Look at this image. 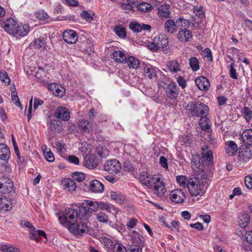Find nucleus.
<instances>
[{
    "label": "nucleus",
    "mask_w": 252,
    "mask_h": 252,
    "mask_svg": "<svg viewBox=\"0 0 252 252\" xmlns=\"http://www.w3.org/2000/svg\"><path fill=\"white\" fill-rule=\"evenodd\" d=\"M81 16L87 22H91L93 20V17L87 11H83L81 13Z\"/></svg>",
    "instance_id": "59"
},
{
    "label": "nucleus",
    "mask_w": 252,
    "mask_h": 252,
    "mask_svg": "<svg viewBox=\"0 0 252 252\" xmlns=\"http://www.w3.org/2000/svg\"><path fill=\"white\" fill-rule=\"evenodd\" d=\"M137 9L143 12H148L153 9L152 6L149 3L146 2H142L137 4Z\"/></svg>",
    "instance_id": "37"
},
{
    "label": "nucleus",
    "mask_w": 252,
    "mask_h": 252,
    "mask_svg": "<svg viewBox=\"0 0 252 252\" xmlns=\"http://www.w3.org/2000/svg\"><path fill=\"white\" fill-rule=\"evenodd\" d=\"M79 212L74 208H66L63 215L59 217L60 223L67 228L70 224L75 222L78 220Z\"/></svg>",
    "instance_id": "5"
},
{
    "label": "nucleus",
    "mask_w": 252,
    "mask_h": 252,
    "mask_svg": "<svg viewBox=\"0 0 252 252\" xmlns=\"http://www.w3.org/2000/svg\"><path fill=\"white\" fill-rule=\"evenodd\" d=\"M55 117L62 121H68L70 118L69 112L64 107H58L55 110Z\"/></svg>",
    "instance_id": "16"
},
{
    "label": "nucleus",
    "mask_w": 252,
    "mask_h": 252,
    "mask_svg": "<svg viewBox=\"0 0 252 252\" xmlns=\"http://www.w3.org/2000/svg\"><path fill=\"white\" fill-rule=\"evenodd\" d=\"M35 17L40 20H44L48 17V15L43 10L39 11L35 13Z\"/></svg>",
    "instance_id": "54"
},
{
    "label": "nucleus",
    "mask_w": 252,
    "mask_h": 252,
    "mask_svg": "<svg viewBox=\"0 0 252 252\" xmlns=\"http://www.w3.org/2000/svg\"><path fill=\"white\" fill-rule=\"evenodd\" d=\"M201 187L202 186L200 184H196V182L192 180L189 184L188 189L192 196H196L201 192Z\"/></svg>",
    "instance_id": "22"
},
{
    "label": "nucleus",
    "mask_w": 252,
    "mask_h": 252,
    "mask_svg": "<svg viewBox=\"0 0 252 252\" xmlns=\"http://www.w3.org/2000/svg\"><path fill=\"white\" fill-rule=\"evenodd\" d=\"M177 82L178 85L182 87V89H185L187 86L186 81L182 76H179L177 78Z\"/></svg>",
    "instance_id": "58"
},
{
    "label": "nucleus",
    "mask_w": 252,
    "mask_h": 252,
    "mask_svg": "<svg viewBox=\"0 0 252 252\" xmlns=\"http://www.w3.org/2000/svg\"><path fill=\"white\" fill-rule=\"evenodd\" d=\"M195 83L198 88L201 91H207L210 87L209 80L204 76L197 77L195 80Z\"/></svg>",
    "instance_id": "19"
},
{
    "label": "nucleus",
    "mask_w": 252,
    "mask_h": 252,
    "mask_svg": "<svg viewBox=\"0 0 252 252\" xmlns=\"http://www.w3.org/2000/svg\"><path fill=\"white\" fill-rule=\"evenodd\" d=\"M97 204L98 209L99 208L100 210H106L109 212H110V205L106 203H104L102 201L97 202Z\"/></svg>",
    "instance_id": "52"
},
{
    "label": "nucleus",
    "mask_w": 252,
    "mask_h": 252,
    "mask_svg": "<svg viewBox=\"0 0 252 252\" xmlns=\"http://www.w3.org/2000/svg\"><path fill=\"white\" fill-rule=\"evenodd\" d=\"M189 115L192 117H200L203 115H208L209 108L208 106L200 101L189 102L186 106Z\"/></svg>",
    "instance_id": "4"
},
{
    "label": "nucleus",
    "mask_w": 252,
    "mask_h": 252,
    "mask_svg": "<svg viewBox=\"0 0 252 252\" xmlns=\"http://www.w3.org/2000/svg\"><path fill=\"white\" fill-rule=\"evenodd\" d=\"M132 239L134 245L130 246L128 249L130 252H142V249L138 246L142 242L141 239L139 237L137 238L134 237Z\"/></svg>",
    "instance_id": "32"
},
{
    "label": "nucleus",
    "mask_w": 252,
    "mask_h": 252,
    "mask_svg": "<svg viewBox=\"0 0 252 252\" xmlns=\"http://www.w3.org/2000/svg\"><path fill=\"white\" fill-rule=\"evenodd\" d=\"M176 180L181 186L184 188H188L191 181H189L188 178L185 176H177Z\"/></svg>",
    "instance_id": "39"
},
{
    "label": "nucleus",
    "mask_w": 252,
    "mask_h": 252,
    "mask_svg": "<svg viewBox=\"0 0 252 252\" xmlns=\"http://www.w3.org/2000/svg\"><path fill=\"white\" fill-rule=\"evenodd\" d=\"M13 191H14V186L12 181L8 182V184H6L4 187H2V189H0V192L3 194H8Z\"/></svg>",
    "instance_id": "41"
},
{
    "label": "nucleus",
    "mask_w": 252,
    "mask_h": 252,
    "mask_svg": "<svg viewBox=\"0 0 252 252\" xmlns=\"http://www.w3.org/2000/svg\"><path fill=\"white\" fill-rule=\"evenodd\" d=\"M97 217L98 220L101 222L107 223L109 220L107 215L101 212L97 214Z\"/></svg>",
    "instance_id": "51"
},
{
    "label": "nucleus",
    "mask_w": 252,
    "mask_h": 252,
    "mask_svg": "<svg viewBox=\"0 0 252 252\" xmlns=\"http://www.w3.org/2000/svg\"><path fill=\"white\" fill-rule=\"evenodd\" d=\"M98 163V159L96 155L93 154H87L83 163L84 166L88 168L93 169L96 167Z\"/></svg>",
    "instance_id": "15"
},
{
    "label": "nucleus",
    "mask_w": 252,
    "mask_h": 252,
    "mask_svg": "<svg viewBox=\"0 0 252 252\" xmlns=\"http://www.w3.org/2000/svg\"><path fill=\"white\" fill-rule=\"evenodd\" d=\"M189 64L191 69L196 71L199 69V62L195 57H191L189 60Z\"/></svg>",
    "instance_id": "43"
},
{
    "label": "nucleus",
    "mask_w": 252,
    "mask_h": 252,
    "mask_svg": "<svg viewBox=\"0 0 252 252\" xmlns=\"http://www.w3.org/2000/svg\"><path fill=\"white\" fill-rule=\"evenodd\" d=\"M182 24L183 25L179 29L177 38L180 42H188L192 38L191 32L188 30L189 27L190 22L186 19L183 20V23Z\"/></svg>",
    "instance_id": "7"
},
{
    "label": "nucleus",
    "mask_w": 252,
    "mask_h": 252,
    "mask_svg": "<svg viewBox=\"0 0 252 252\" xmlns=\"http://www.w3.org/2000/svg\"><path fill=\"white\" fill-rule=\"evenodd\" d=\"M191 166L194 169L197 168L198 169V172H199L203 170L204 164L203 163L202 164L200 162L199 157H195L193 158L191 160Z\"/></svg>",
    "instance_id": "38"
},
{
    "label": "nucleus",
    "mask_w": 252,
    "mask_h": 252,
    "mask_svg": "<svg viewBox=\"0 0 252 252\" xmlns=\"http://www.w3.org/2000/svg\"><path fill=\"white\" fill-rule=\"evenodd\" d=\"M249 146L247 145H242L239 148L238 156L244 162L248 161L252 158V151Z\"/></svg>",
    "instance_id": "12"
},
{
    "label": "nucleus",
    "mask_w": 252,
    "mask_h": 252,
    "mask_svg": "<svg viewBox=\"0 0 252 252\" xmlns=\"http://www.w3.org/2000/svg\"><path fill=\"white\" fill-rule=\"evenodd\" d=\"M160 164L164 168H167L168 167L167 158L164 156H161L159 158Z\"/></svg>",
    "instance_id": "61"
},
{
    "label": "nucleus",
    "mask_w": 252,
    "mask_h": 252,
    "mask_svg": "<svg viewBox=\"0 0 252 252\" xmlns=\"http://www.w3.org/2000/svg\"><path fill=\"white\" fill-rule=\"evenodd\" d=\"M107 195L112 200L119 204H123L126 200V197L120 192L111 190L108 192Z\"/></svg>",
    "instance_id": "21"
},
{
    "label": "nucleus",
    "mask_w": 252,
    "mask_h": 252,
    "mask_svg": "<svg viewBox=\"0 0 252 252\" xmlns=\"http://www.w3.org/2000/svg\"><path fill=\"white\" fill-rule=\"evenodd\" d=\"M234 63H232L230 65V76L234 79H237V76L236 74V71L234 67H233Z\"/></svg>",
    "instance_id": "62"
},
{
    "label": "nucleus",
    "mask_w": 252,
    "mask_h": 252,
    "mask_svg": "<svg viewBox=\"0 0 252 252\" xmlns=\"http://www.w3.org/2000/svg\"><path fill=\"white\" fill-rule=\"evenodd\" d=\"M0 80L1 82L4 83L5 85H7L10 82V78L5 70H1L0 71Z\"/></svg>",
    "instance_id": "46"
},
{
    "label": "nucleus",
    "mask_w": 252,
    "mask_h": 252,
    "mask_svg": "<svg viewBox=\"0 0 252 252\" xmlns=\"http://www.w3.org/2000/svg\"><path fill=\"white\" fill-rule=\"evenodd\" d=\"M90 187L91 190L95 193L103 192L104 187L102 183L97 180H93L90 182Z\"/></svg>",
    "instance_id": "25"
},
{
    "label": "nucleus",
    "mask_w": 252,
    "mask_h": 252,
    "mask_svg": "<svg viewBox=\"0 0 252 252\" xmlns=\"http://www.w3.org/2000/svg\"><path fill=\"white\" fill-rule=\"evenodd\" d=\"M245 237L248 243L252 245V230L247 231Z\"/></svg>",
    "instance_id": "64"
},
{
    "label": "nucleus",
    "mask_w": 252,
    "mask_h": 252,
    "mask_svg": "<svg viewBox=\"0 0 252 252\" xmlns=\"http://www.w3.org/2000/svg\"><path fill=\"white\" fill-rule=\"evenodd\" d=\"M10 155L9 148L5 144H0V159L6 160L8 159Z\"/></svg>",
    "instance_id": "30"
},
{
    "label": "nucleus",
    "mask_w": 252,
    "mask_h": 252,
    "mask_svg": "<svg viewBox=\"0 0 252 252\" xmlns=\"http://www.w3.org/2000/svg\"><path fill=\"white\" fill-rule=\"evenodd\" d=\"M68 160L69 162L75 164H78L79 163V158L74 155L69 156L68 157Z\"/></svg>",
    "instance_id": "63"
},
{
    "label": "nucleus",
    "mask_w": 252,
    "mask_h": 252,
    "mask_svg": "<svg viewBox=\"0 0 252 252\" xmlns=\"http://www.w3.org/2000/svg\"><path fill=\"white\" fill-rule=\"evenodd\" d=\"M72 177L73 180H76L78 182L83 181L85 179V174L81 172H74L72 174Z\"/></svg>",
    "instance_id": "49"
},
{
    "label": "nucleus",
    "mask_w": 252,
    "mask_h": 252,
    "mask_svg": "<svg viewBox=\"0 0 252 252\" xmlns=\"http://www.w3.org/2000/svg\"><path fill=\"white\" fill-rule=\"evenodd\" d=\"M13 202L10 199H8L5 196L0 197V210L9 211L12 208Z\"/></svg>",
    "instance_id": "26"
},
{
    "label": "nucleus",
    "mask_w": 252,
    "mask_h": 252,
    "mask_svg": "<svg viewBox=\"0 0 252 252\" xmlns=\"http://www.w3.org/2000/svg\"><path fill=\"white\" fill-rule=\"evenodd\" d=\"M242 113L244 114L246 121L249 122L252 118V110L249 107L245 106L242 110Z\"/></svg>",
    "instance_id": "44"
},
{
    "label": "nucleus",
    "mask_w": 252,
    "mask_h": 252,
    "mask_svg": "<svg viewBox=\"0 0 252 252\" xmlns=\"http://www.w3.org/2000/svg\"><path fill=\"white\" fill-rule=\"evenodd\" d=\"M170 197L173 202L180 203L184 201L186 195L183 189H177L170 192Z\"/></svg>",
    "instance_id": "13"
},
{
    "label": "nucleus",
    "mask_w": 252,
    "mask_h": 252,
    "mask_svg": "<svg viewBox=\"0 0 252 252\" xmlns=\"http://www.w3.org/2000/svg\"><path fill=\"white\" fill-rule=\"evenodd\" d=\"M113 59L117 63H123L126 61V57L125 54L121 51H115L113 53Z\"/></svg>",
    "instance_id": "33"
},
{
    "label": "nucleus",
    "mask_w": 252,
    "mask_h": 252,
    "mask_svg": "<svg viewBox=\"0 0 252 252\" xmlns=\"http://www.w3.org/2000/svg\"><path fill=\"white\" fill-rule=\"evenodd\" d=\"M168 38L165 34L160 33L154 37L152 42H149L147 47L153 52H158L159 50L168 53Z\"/></svg>",
    "instance_id": "3"
},
{
    "label": "nucleus",
    "mask_w": 252,
    "mask_h": 252,
    "mask_svg": "<svg viewBox=\"0 0 252 252\" xmlns=\"http://www.w3.org/2000/svg\"><path fill=\"white\" fill-rule=\"evenodd\" d=\"M30 46L43 51L46 48V43L44 40L41 38H36L30 44Z\"/></svg>",
    "instance_id": "35"
},
{
    "label": "nucleus",
    "mask_w": 252,
    "mask_h": 252,
    "mask_svg": "<svg viewBox=\"0 0 252 252\" xmlns=\"http://www.w3.org/2000/svg\"><path fill=\"white\" fill-rule=\"evenodd\" d=\"M114 252H127L126 247L122 244H115L113 247Z\"/></svg>",
    "instance_id": "53"
},
{
    "label": "nucleus",
    "mask_w": 252,
    "mask_h": 252,
    "mask_svg": "<svg viewBox=\"0 0 252 252\" xmlns=\"http://www.w3.org/2000/svg\"><path fill=\"white\" fill-rule=\"evenodd\" d=\"M49 88L56 96L59 97H63L65 93V90L64 87L56 83L50 84Z\"/></svg>",
    "instance_id": "20"
},
{
    "label": "nucleus",
    "mask_w": 252,
    "mask_h": 252,
    "mask_svg": "<svg viewBox=\"0 0 252 252\" xmlns=\"http://www.w3.org/2000/svg\"><path fill=\"white\" fill-rule=\"evenodd\" d=\"M64 40L69 44H74L78 40V35L76 32L72 30L65 31L63 33Z\"/></svg>",
    "instance_id": "14"
},
{
    "label": "nucleus",
    "mask_w": 252,
    "mask_h": 252,
    "mask_svg": "<svg viewBox=\"0 0 252 252\" xmlns=\"http://www.w3.org/2000/svg\"><path fill=\"white\" fill-rule=\"evenodd\" d=\"M43 154L45 159L48 161L53 162L54 161V156L50 150L44 151Z\"/></svg>",
    "instance_id": "50"
},
{
    "label": "nucleus",
    "mask_w": 252,
    "mask_h": 252,
    "mask_svg": "<svg viewBox=\"0 0 252 252\" xmlns=\"http://www.w3.org/2000/svg\"><path fill=\"white\" fill-rule=\"evenodd\" d=\"M170 5L162 4L158 8V15L162 20L170 17Z\"/></svg>",
    "instance_id": "18"
},
{
    "label": "nucleus",
    "mask_w": 252,
    "mask_h": 252,
    "mask_svg": "<svg viewBox=\"0 0 252 252\" xmlns=\"http://www.w3.org/2000/svg\"><path fill=\"white\" fill-rule=\"evenodd\" d=\"M126 62L128 67L133 69H137L140 66V62L139 60L133 56L128 57L126 60Z\"/></svg>",
    "instance_id": "34"
},
{
    "label": "nucleus",
    "mask_w": 252,
    "mask_h": 252,
    "mask_svg": "<svg viewBox=\"0 0 252 252\" xmlns=\"http://www.w3.org/2000/svg\"><path fill=\"white\" fill-rule=\"evenodd\" d=\"M59 123H60V122L57 120H51L49 125V129L52 131H56L57 126L59 125Z\"/></svg>",
    "instance_id": "56"
},
{
    "label": "nucleus",
    "mask_w": 252,
    "mask_h": 252,
    "mask_svg": "<svg viewBox=\"0 0 252 252\" xmlns=\"http://www.w3.org/2000/svg\"><path fill=\"white\" fill-rule=\"evenodd\" d=\"M241 138L244 142V145L251 146L252 148V129L245 130L241 134Z\"/></svg>",
    "instance_id": "24"
},
{
    "label": "nucleus",
    "mask_w": 252,
    "mask_h": 252,
    "mask_svg": "<svg viewBox=\"0 0 252 252\" xmlns=\"http://www.w3.org/2000/svg\"><path fill=\"white\" fill-rule=\"evenodd\" d=\"M240 225L241 227H245L250 222V218L247 214H243L240 218Z\"/></svg>",
    "instance_id": "48"
},
{
    "label": "nucleus",
    "mask_w": 252,
    "mask_h": 252,
    "mask_svg": "<svg viewBox=\"0 0 252 252\" xmlns=\"http://www.w3.org/2000/svg\"><path fill=\"white\" fill-rule=\"evenodd\" d=\"M41 236L45 238L46 237V234L44 231L41 230H37L33 229L32 231V234H30V238L35 240L36 242H39L41 240Z\"/></svg>",
    "instance_id": "31"
},
{
    "label": "nucleus",
    "mask_w": 252,
    "mask_h": 252,
    "mask_svg": "<svg viewBox=\"0 0 252 252\" xmlns=\"http://www.w3.org/2000/svg\"><path fill=\"white\" fill-rule=\"evenodd\" d=\"M68 230L75 235H83L84 233H88L90 232L89 227L87 224L82 221H78L70 224L67 228Z\"/></svg>",
    "instance_id": "8"
},
{
    "label": "nucleus",
    "mask_w": 252,
    "mask_h": 252,
    "mask_svg": "<svg viewBox=\"0 0 252 252\" xmlns=\"http://www.w3.org/2000/svg\"><path fill=\"white\" fill-rule=\"evenodd\" d=\"M97 202L86 200V204L79 209V217L80 219L86 220L92 216L94 212L98 210Z\"/></svg>",
    "instance_id": "6"
},
{
    "label": "nucleus",
    "mask_w": 252,
    "mask_h": 252,
    "mask_svg": "<svg viewBox=\"0 0 252 252\" xmlns=\"http://www.w3.org/2000/svg\"><path fill=\"white\" fill-rule=\"evenodd\" d=\"M121 165L117 159H111L107 160L104 164V170L111 174H116L120 170Z\"/></svg>",
    "instance_id": "10"
},
{
    "label": "nucleus",
    "mask_w": 252,
    "mask_h": 252,
    "mask_svg": "<svg viewBox=\"0 0 252 252\" xmlns=\"http://www.w3.org/2000/svg\"><path fill=\"white\" fill-rule=\"evenodd\" d=\"M11 97L13 102L18 107H20L21 104L20 102L19 98L16 92H13L11 94Z\"/></svg>",
    "instance_id": "57"
},
{
    "label": "nucleus",
    "mask_w": 252,
    "mask_h": 252,
    "mask_svg": "<svg viewBox=\"0 0 252 252\" xmlns=\"http://www.w3.org/2000/svg\"><path fill=\"white\" fill-rule=\"evenodd\" d=\"M1 250L3 252H20V250L18 248L8 245H2Z\"/></svg>",
    "instance_id": "47"
},
{
    "label": "nucleus",
    "mask_w": 252,
    "mask_h": 252,
    "mask_svg": "<svg viewBox=\"0 0 252 252\" xmlns=\"http://www.w3.org/2000/svg\"><path fill=\"white\" fill-rule=\"evenodd\" d=\"M168 69L171 72H177L180 70V64L176 60H172L167 63Z\"/></svg>",
    "instance_id": "36"
},
{
    "label": "nucleus",
    "mask_w": 252,
    "mask_h": 252,
    "mask_svg": "<svg viewBox=\"0 0 252 252\" xmlns=\"http://www.w3.org/2000/svg\"><path fill=\"white\" fill-rule=\"evenodd\" d=\"M144 74L145 76L152 79L157 76V71L155 67L150 64L146 65L143 68Z\"/></svg>",
    "instance_id": "29"
},
{
    "label": "nucleus",
    "mask_w": 252,
    "mask_h": 252,
    "mask_svg": "<svg viewBox=\"0 0 252 252\" xmlns=\"http://www.w3.org/2000/svg\"><path fill=\"white\" fill-rule=\"evenodd\" d=\"M121 7L123 9L125 10L126 12L129 13V12L133 13V6L129 5L128 3H124L121 4Z\"/></svg>",
    "instance_id": "55"
},
{
    "label": "nucleus",
    "mask_w": 252,
    "mask_h": 252,
    "mask_svg": "<svg viewBox=\"0 0 252 252\" xmlns=\"http://www.w3.org/2000/svg\"><path fill=\"white\" fill-rule=\"evenodd\" d=\"M89 124V121H88L87 120H81L79 124V129L83 132H90L91 126L88 127Z\"/></svg>",
    "instance_id": "42"
},
{
    "label": "nucleus",
    "mask_w": 252,
    "mask_h": 252,
    "mask_svg": "<svg viewBox=\"0 0 252 252\" xmlns=\"http://www.w3.org/2000/svg\"><path fill=\"white\" fill-rule=\"evenodd\" d=\"M129 28L133 32H139L142 31L141 24L137 22L132 21L129 25Z\"/></svg>",
    "instance_id": "45"
},
{
    "label": "nucleus",
    "mask_w": 252,
    "mask_h": 252,
    "mask_svg": "<svg viewBox=\"0 0 252 252\" xmlns=\"http://www.w3.org/2000/svg\"><path fill=\"white\" fill-rule=\"evenodd\" d=\"M201 154L204 164L207 166L211 165L214 163V157L212 151L209 149V146L204 145L201 148Z\"/></svg>",
    "instance_id": "11"
},
{
    "label": "nucleus",
    "mask_w": 252,
    "mask_h": 252,
    "mask_svg": "<svg viewBox=\"0 0 252 252\" xmlns=\"http://www.w3.org/2000/svg\"><path fill=\"white\" fill-rule=\"evenodd\" d=\"M139 180L142 184L146 186H153L154 193L158 196H163L166 190L164 183L157 176L151 177L148 173L142 172L139 175Z\"/></svg>",
    "instance_id": "2"
},
{
    "label": "nucleus",
    "mask_w": 252,
    "mask_h": 252,
    "mask_svg": "<svg viewBox=\"0 0 252 252\" xmlns=\"http://www.w3.org/2000/svg\"><path fill=\"white\" fill-rule=\"evenodd\" d=\"M0 27L7 33L17 38L26 35L30 31L28 25H19L13 18H9L4 21H0Z\"/></svg>",
    "instance_id": "1"
},
{
    "label": "nucleus",
    "mask_w": 252,
    "mask_h": 252,
    "mask_svg": "<svg viewBox=\"0 0 252 252\" xmlns=\"http://www.w3.org/2000/svg\"><path fill=\"white\" fill-rule=\"evenodd\" d=\"M114 31L119 37L121 38H125L126 37V29L121 25L116 26L115 27Z\"/></svg>",
    "instance_id": "40"
},
{
    "label": "nucleus",
    "mask_w": 252,
    "mask_h": 252,
    "mask_svg": "<svg viewBox=\"0 0 252 252\" xmlns=\"http://www.w3.org/2000/svg\"><path fill=\"white\" fill-rule=\"evenodd\" d=\"M227 146L225 150L228 156H233L235 155L238 150L237 145L233 141H228Z\"/></svg>",
    "instance_id": "28"
},
{
    "label": "nucleus",
    "mask_w": 252,
    "mask_h": 252,
    "mask_svg": "<svg viewBox=\"0 0 252 252\" xmlns=\"http://www.w3.org/2000/svg\"><path fill=\"white\" fill-rule=\"evenodd\" d=\"M62 185L64 189L69 192H72L75 190L76 185L74 181L70 178H66L62 180Z\"/></svg>",
    "instance_id": "23"
},
{
    "label": "nucleus",
    "mask_w": 252,
    "mask_h": 252,
    "mask_svg": "<svg viewBox=\"0 0 252 252\" xmlns=\"http://www.w3.org/2000/svg\"><path fill=\"white\" fill-rule=\"evenodd\" d=\"M178 88L175 83L169 84L166 90L167 96L171 99H176L178 96Z\"/></svg>",
    "instance_id": "17"
},
{
    "label": "nucleus",
    "mask_w": 252,
    "mask_h": 252,
    "mask_svg": "<svg viewBox=\"0 0 252 252\" xmlns=\"http://www.w3.org/2000/svg\"><path fill=\"white\" fill-rule=\"evenodd\" d=\"M245 183L246 187L249 189H252V178L250 176H247L245 178Z\"/></svg>",
    "instance_id": "60"
},
{
    "label": "nucleus",
    "mask_w": 252,
    "mask_h": 252,
    "mask_svg": "<svg viewBox=\"0 0 252 252\" xmlns=\"http://www.w3.org/2000/svg\"><path fill=\"white\" fill-rule=\"evenodd\" d=\"M200 117L199 124L201 128L203 130L209 132L211 129V125L210 119L207 117V115H203Z\"/></svg>",
    "instance_id": "27"
},
{
    "label": "nucleus",
    "mask_w": 252,
    "mask_h": 252,
    "mask_svg": "<svg viewBox=\"0 0 252 252\" xmlns=\"http://www.w3.org/2000/svg\"><path fill=\"white\" fill-rule=\"evenodd\" d=\"M186 20L183 17L178 18L176 21L171 19H168L164 23L165 32L170 34H173L180 29L183 23V20Z\"/></svg>",
    "instance_id": "9"
}]
</instances>
